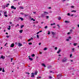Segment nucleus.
<instances>
[{"mask_svg":"<svg viewBox=\"0 0 79 79\" xmlns=\"http://www.w3.org/2000/svg\"><path fill=\"white\" fill-rule=\"evenodd\" d=\"M66 61H67V59L66 58H64L62 60V62H66Z\"/></svg>","mask_w":79,"mask_h":79,"instance_id":"f257e3e1","label":"nucleus"},{"mask_svg":"<svg viewBox=\"0 0 79 79\" xmlns=\"http://www.w3.org/2000/svg\"><path fill=\"white\" fill-rule=\"evenodd\" d=\"M11 9H14V10H16V7H14V6H11Z\"/></svg>","mask_w":79,"mask_h":79,"instance_id":"f03ea898","label":"nucleus"},{"mask_svg":"<svg viewBox=\"0 0 79 79\" xmlns=\"http://www.w3.org/2000/svg\"><path fill=\"white\" fill-rule=\"evenodd\" d=\"M18 44L19 47H21L22 45V44H21L20 43H19Z\"/></svg>","mask_w":79,"mask_h":79,"instance_id":"7ed1b4c3","label":"nucleus"},{"mask_svg":"<svg viewBox=\"0 0 79 79\" xmlns=\"http://www.w3.org/2000/svg\"><path fill=\"white\" fill-rule=\"evenodd\" d=\"M38 73V72L37 71H35V73H34L35 75H37Z\"/></svg>","mask_w":79,"mask_h":79,"instance_id":"20e7f679","label":"nucleus"},{"mask_svg":"<svg viewBox=\"0 0 79 79\" xmlns=\"http://www.w3.org/2000/svg\"><path fill=\"white\" fill-rule=\"evenodd\" d=\"M31 77H34V73H31Z\"/></svg>","mask_w":79,"mask_h":79,"instance_id":"39448f33","label":"nucleus"},{"mask_svg":"<svg viewBox=\"0 0 79 79\" xmlns=\"http://www.w3.org/2000/svg\"><path fill=\"white\" fill-rule=\"evenodd\" d=\"M41 16L42 17H44V16H45V14H42L41 15Z\"/></svg>","mask_w":79,"mask_h":79,"instance_id":"423d86ee","label":"nucleus"},{"mask_svg":"<svg viewBox=\"0 0 79 79\" xmlns=\"http://www.w3.org/2000/svg\"><path fill=\"white\" fill-rule=\"evenodd\" d=\"M31 40H33V38H31V39H30L29 40H28V42H30Z\"/></svg>","mask_w":79,"mask_h":79,"instance_id":"0eeeda50","label":"nucleus"},{"mask_svg":"<svg viewBox=\"0 0 79 79\" xmlns=\"http://www.w3.org/2000/svg\"><path fill=\"white\" fill-rule=\"evenodd\" d=\"M61 49L59 50L57 52V53L58 54L60 53V52H61Z\"/></svg>","mask_w":79,"mask_h":79,"instance_id":"6e6552de","label":"nucleus"},{"mask_svg":"<svg viewBox=\"0 0 79 79\" xmlns=\"http://www.w3.org/2000/svg\"><path fill=\"white\" fill-rule=\"evenodd\" d=\"M0 59L2 58V59H4V58H5V57H3V55H2L0 57Z\"/></svg>","mask_w":79,"mask_h":79,"instance_id":"1a4fd4ad","label":"nucleus"},{"mask_svg":"<svg viewBox=\"0 0 79 79\" xmlns=\"http://www.w3.org/2000/svg\"><path fill=\"white\" fill-rule=\"evenodd\" d=\"M42 65L43 66H44V67H46V65H45V64L44 63L42 64Z\"/></svg>","mask_w":79,"mask_h":79,"instance_id":"9d476101","label":"nucleus"},{"mask_svg":"<svg viewBox=\"0 0 79 79\" xmlns=\"http://www.w3.org/2000/svg\"><path fill=\"white\" fill-rule=\"evenodd\" d=\"M14 45H15L14 44V43H13L11 44L10 47H13Z\"/></svg>","mask_w":79,"mask_h":79,"instance_id":"9b49d317","label":"nucleus"},{"mask_svg":"<svg viewBox=\"0 0 79 79\" xmlns=\"http://www.w3.org/2000/svg\"><path fill=\"white\" fill-rule=\"evenodd\" d=\"M19 19H21V20L22 21H23L24 20V19L23 18H22L21 17H19Z\"/></svg>","mask_w":79,"mask_h":79,"instance_id":"f8f14e48","label":"nucleus"},{"mask_svg":"<svg viewBox=\"0 0 79 79\" xmlns=\"http://www.w3.org/2000/svg\"><path fill=\"white\" fill-rule=\"evenodd\" d=\"M51 33H52V34L53 35H55V33L53 31H51Z\"/></svg>","mask_w":79,"mask_h":79,"instance_id":"ddd939ff","label":"nucleus"},{"mask_svg":"<svg viewBox=\"0 0 79 79\" xmlns=\"http://www.w3.org/2000/svg\"><path fill=\"white\" fill-rule=\"evenodd\" d=\"M51 68H52V66H50V65H49L48 67V69H50Z\"/></svg>","mask_w":79,"mask_h":79,"instance_id":"4468645a","label":"nucleus"},{"mask_svg":"<svg viewBox=\"0 0 79 79\" xmlns=\"http://www.w3.org/2000/svg\"><path fill=\"white\" fill-rule=\"evenodd\" d=\"M19 8L20 9H22V10H23V9H24V7H22V6H20L19 7Z\"/></svg>","mask_w":79,"mask_h":79,"instance_id":"2eb2a0df","label":"nucleus"},{"mask_svg":"<svg viewBox=\"0 0 79 79\" xmlns=\"http://www.w3.org/2000/svg\"><path fill=\"white\" fill-rule=\"evenodd\" d=\"M44 13L46 14V15H48V13L47 12L44 11Z\"/></svg>","mask_w":79,"mask_h":79,"instance_id":"dca6fc26","label":"nucleus"},{"mask_svg":"<svg viewBox=\"0 0 79 79\" xmlns=\"http://www.w3.org/2000/svg\"><path fill=\"white\" fill-rule=\"evenodd\" d=\"M29 60H30V61H32L33 59L31 57L29 58Z\"/></svg>","mask_w":79,"mask_h":79,"instance_id":"f3484780","label":"nucleus"},{"mask_svg":"<svg viewBox=\"0 0 79 79\" xmlns=\"http://www.w3.org/2000/svg\"><path fill=\"white\" fill-rule=\"evenodd\" d=\"M71 12H74V13L76 12V10H73L71 11Z\"/></svg>","mask_w":79,"mask_h":79,"instance_id":"a211bd4d","label":"nucleus"},{"mask_svg":"<svg viewBox=\"0 0 79 79\" xmlns=\"http://www.w3.org/2000/svg\"><path fill=\"white\" fill-rule=\"evenodd\" d=\"M60 76H61V74H58L57 75V77H60Z\"/></svg>","mask_w":79,"mask_h":79,"instance_id":"6ab92c4d","label":"nucleus"},{"mask_svg":"<svg viewBox=\"0 0 79 79\" xmlns=\"http://www.w3.org/2000/svg\"><path fill=\"white\" fill-rule=\"evenodd\" d=\"M72 50V52H74V50H75L74 48H73Z\"/></svg>","mask_w":79,"mask_h":79,"instance_id":"aec40b11","label":"nucleus"},{"mask_svg":"<svg viewBox=\"0 0 79 79\" xmlns=\"http://www.w3.org/2000/svg\"><path fill=\"white\" fill-rule=\"evenodd\" d=\"M36 37H37V39H39V35H36Z\"/></svg>","mask_w":79,"mask_h":79,"instance_id":"412c9836","label":"nucleus"},{"mask_svg":"<svg viewBox=\"0 0 79 79\" xmlns=\"http://www.w3.org/2000/svg\"><path fill=\"white\" fill-rule=\"evenodd\" d=\"M65 23H69V21H65Z\"/></svg>","mask_w":79,"mask_h":79,"instance_id":"4be33fe9","label":"nucleus"},{"mask_svg":"<svg viewBox=\"0 0 79 79\" xmlns=\"http://www.w3.org/2000/svg\"><path fill=\"white\" fill-rule=\"evenodd\" d=\"M4 16L5 17H8V15H7L4 14Z\"/></svg>","mask_w":79,"mask_h":79,"instance_id":"5701e85b","label":"nucleus"},{"mask_svg":"<svg viewBox=\"0 0 79 79\" xmlns=\"http://www.w3.org/2000/svg\"><path fill=\"white\" fill-rule=\"evenodd\" d=\"M19 32L20 33H22L23 32V30H20Z\"/></svg>","mask_w":79,"mask_h":79,"instance_id":"b1692460","label":"nucleus"},{"mask_svg":"<svg viewBox=\"0 0 79 79\" xmlns=\"http://www.w3.org/2000/svg\"><path fill=\"white\" fill-rule=\"evenodd\" d=\"M77 43H74L73 44V45L74 46H76V45H77Z\"/></svg>","mask_w":79,"mask_h":79,"instance_id":"393cba45","label":"nucleus"},{"mask_svg":"<svg viewBox=\"0 0 79 79\" xmlns=\"http://www.w3.org/2000/svg\"><path fill=\"white\" fill-rule=\"evenodd\" d=\"M28 16V15H27V14H24V16L25 17H26V16Z\"/></svg>","mask_w":79,"mask_h":79,"instance_id":"a878e982","label":"nucleus"},{"mask_svg":"<svg viewBox=\"0 0 79 79\" xmlns=\"http://www.w3.org/2000/svg\"><path fill=\"white\" fill-rule=\"evenodd\" d=\"M35 56V55L34 54H33L31 55V56L32 57H34Z\"/></svg>","mask_w":79,"mask_h":79,"instance_id":"bb28decb","label":"nucleus"},{"mask_svg":"<svg viewBox=\"0 0 79 79\" xmlns=\"http://www.w3.org/2000/svg\"><path fill=\"white\" fill-rule=\"evenodd\" d=\"M46 17L47 19H48V18H49V16H46Z\"/></svg>","mask_w":79,"mask_h":79,"instance_id":"cd10ccee","label":"nucleus"},{"mask_svg":"<svg viewBox=\"0 0 79 79\" xmlns=\"http://www.w3.org/2000/svg\"><path fill=\"white\" fill-rule=\"evenodd\" d=\"M7 14V12H6H6H4V15H6V14Z\"/></svg>","mask_w":79,"mask_h":79,"instance_id":"c85d7f7f","label":"nucleus"},{"mask_svg":"<svg viewBox=\"0 0 79 79\" xmlns=\"http://www.w3.org/2000/svg\"><path fill=\"white\" fill-rule=\"evenodd\" d=\"M47 50V48H44V50Z\"/></svg>","mask_w":79,"mask_h":79,"instance_id":"c756f323","label":"nucleus"},{"mask_svg":"<svg viewBox=\"0 0 79 79\" xmlns=\"http://www.w3.org/2000/svg\"><path fill=\"white\" fill-rule=\"evenodd\" d=\"M48 34L50 35V32L49 31H48Z\"/></svg>","mask_w":79,"mask_h":79,"instance_id":"7c9ffc66","label":"nucleus"},{"mask_svg":"<svg viewBox=\"0 0 79 79\" xmlns=\"http://www.w3.org/2000/svg\"><path fill=\"white\" fill-rule=\"evenodd\" d=\"M55 23H52V24H51V25L53 26V25H55Z\"/></svg>","mask_w":79,"mask_h":79,"instance_id":"2f4dec72","label":"nucleus"},{"mask_svg":"<svg viewBox=\"0 0 79 79\" xmlns=\"http://www.w3.org/2000/svg\"><path fill=\"white\" fill-rule=\"evenodd\" d=\"M61 17H59L58 18V20H60L61 19Z\"/></svg>","mask_w":79,"mask_h":79,"instance_id":"473e14b6","label":"nucleus"},{"mask_svg":"<svg viewBox=\"0 0 79 79\" xmlns=\"http://www.w3.org/2000/svg\"><path fill=\"white\" fill-rule=\"evenodd\" d=\"M23 27H24V25H22L21 27V29H22V28H23Z\"/></svg>","mask_w":79,"mask_h":79,"instance_id":"72a5a7b5","label":"nucleus"},{"mask_svg":"<svg viewBox=\"0 0 79 79\" xmlns=\"http://www.w3.org/2000/svg\"><path fill=\"white\" fill-rule=\"evenodd\" d=\"M21 15H24V13H23V12H21L20 13Z\"/></svg>","mask_w":79,"mask_h":79,"instance_id":"f704fd0d","label":"nucleus"},{"mask_svg":"<svg viewBox=\"0 0 79 79\" xmlns=\"http://www.w3.org/2000/svg\"><path fill=\"white\" fill-rule=\"evenodd\" d=\"M57 48H57V47H56L55 48V50H57Z\"/></svg>","mask_w":79,"mask_h":79,"instance_id":"c9c22d12","label":"nucleus"},{"mask_svg":"<svg viewBox=\"0 0 79 79\" xmlns=\"http://www.w3.org/2000/svg\"><path fill=\"white\" fill-rule=\"evenodd\" d=\"M28 44L29 45H32V43H29Z\"/></svg>","mask_w":79,"mask_h":79,"instance_id":"e433bc0d","label":"nucleus"},{"mask_svg":"<svg viewBox=\"0 0 79 79\" xmlns=\"http://www.w3.org/2000/svg\"><path fill=\"white\" fill-rule=\"evenodd\" d=\"M69 39H71V37L69 36L68 38Z\"/></svg>","mask_w":79,"mask_h":79,"instance_id":"4c0bfd02","label":"nucleus"},{"mask_svg":"<svg viewBox=\"0 0 79 79\" xmlns=\"http://www.w3.org/2000/svg\"><path fill=\"white\" fill-rule=\"evenodd\" d=\"M48 27H47V26H46L45 27V29H47V28Z\"/></svg>","mask_w":79,"mask_h":79,"instance_id":"58836bf2","label":"nucleus"},{"mask_svg":"<svg viewBox=\"0 0 79 79\" xmlns=\"http://www.w3.org/2000/svg\"><path fill=\"white\" fill-rule=\"evenodd\" d=\"M66 40V41H69V39H67Z\"/></svg>","mask_w":79,"mask_h":79,"instance_id":"ea45409f","label":"nucleus"},{"mask_svg":"<svg viewBox=\"0 0 79 79\" xmlns=\"http://www.w3.org/2000/svg\"><path fill=\"white\" fill-rule=\"evenodd\" d=\"M2 72H5V70H4V69H3Z\"/></svg>","mask_w":79,"mask_h":79,"instance_id":"a19ab883","label":"nucleus"},{"mask_svg":"<svg viewBox=\"0 0 79 79\" xmlns=\"http://www.w3.org/2000/svg\"><path fill=\"white\" fill-rule=\"evenodd\" d=\"M67 15H68V16H70V13H68L67 14Z\"/></svg>","mask_w":79,"mask_h":79,"instance_id":"79ce46f5","label":"nucleus"},{"mask_svg":"<svg viewBox=\"0 0 79 79\" xmlns=\"http://www.w3.org/2000/svg\"><path fill=\"white\" fill-rule=\"evenodd\" d=\"M49 79H52V77L51 76L49 77Z\"/></svg>","mask_w":79,"mask_h":79,"instance_id":"37998d69","label":"nucleus"},{"mask_svg":"<svg viewBox=\"0 0 79 79\" xmlns=\"http://www.w3.org/2000/svg\"><path fill=\"white\" fill-rule=\"evenodd\" d=\"M37 79H38V78H41V77H37Z\"/></svg>","mask_w":79,"mask_h":79,"instance_id":"c03bdc74","label":"nucleus"},{"mask_svg":"<svg viewBox=\"0 0 79 79\" xmlns=\"http://www.w3.org/2000/svg\"><path fill=\"white\" fill-rule=\"evenodd\" d=\"M72 54H70V58H71V57H72Z\"/></svg>","mask_w":79,"mask_h":79,"instance_id":"a18cd8bd","label":"nucleus"},{"mask_svg":"<svg viewBox=\"0 0 79 79\" xmlns=\"http://www.w3.org/2000/svg\"><path fill=\"white\" fill-rule=\"evenodd\" d=\"M70 34H71V33L70 32H69L67 34L69 35Z\"/></svg>","mask_w":79,"mask_h":79,"instance_id":"49530a36","label":"nucleus"},{"mask_svg":"<svg viewBox=\"0 0 79 79\" xmlns=\"http://www.w3.org/2000/svg\"><path fill=\"white\" fill-rule=\"evenodd\" d=\"M6 37H7V38H9V35H6Z\"/></svg>","mask_w":79,"mask_h":79,"instance_id":"de8ad7c7","label":"nucleus"},{"mask_svg":"<svg viewBox=\"0 0 79 79\" xmlns=\"http://www.w3.org/2000/svg\"><path fill=\"white\" fill-rule=\"evenodd\" d=\"M25 73L26 74H30V73H29L26 72V73Z\"/></svg>","mask_w":79,"mask_h":79,"instance_id":"09e8293b","label":"nucleus"},{"mask_svg":"<svg viewBox=\"0 0 79 79\" xmlns=\"http://www.w3.org/2000/svg\"><path fill=\"white\" fill-rule=\"evenodd\" d=\"M57 26H58V27H60L59 26V25L57 24Z\"/></svg>","mask_w":79,"mask_h":79,"instance_id":"8fccbe9b","label":"nucleus"},{"mask_svg":"<svg viewBox=\"0 0 79 79\" xmlns=\"http://www.w3.org/2000/svg\"><path fill=\"white\" fill-rule=\"evenodd\" d=\"M2 68H0V71H2Z\"/></svg>","mask_w":79,"mask_h":79,"instance_id":"3c124183","label":"nucleus"},{"mask_svg":"<svg viewBox=\"0 0 79 79\" xmlns=\"http://www.w3.org/2000/svg\"><path fill=\"white\" fill-rule=\"evenodd\" d=\"M71 8H74V6H71Z\"/></svg>","mask_w":79,"mask_h":79,"instance_id":"603ef678","label":"nucleus"},{"mask_svg":"<svg viewBox=\"0 0 79 79\" xmlns=\"http://www.w3.org/2000/svg\"><path fill=\"white\" fill-rule=\"evenodd\" d=\"M52 8H51V7H48V9H51Z\"/></svg>","mask_w":79,"mask_h":79,"instance_id":"864d4df0","label":"nucleus"},{"mask_svg":"<svg viewBox=\"0 0 79 79\" xmlns=\"http://www.w3.org/2000/svg\"><path fill=\"white\" fill-rule=\"evenodd\" d=\"M15 44L16 45H17V44H18V43H17V42L15 43Z\"/></svg>","mask_w":79,"mask_h":79,"instance_id":"5fc2aeb1","label":"nucleus"},{"mask_svg":"<svg viewBox=\"0 0 79 79\" xmlns=\"http://www.w3.org/2000/svg\"><path fill=\"white\" fill-rule=\"evenodd\" d=\"M40 32H38L36 33V34H39V33Z\"/></svg>","mask_w":79,"mask_h":79,"instance_id":"6e6d98bb","label":"nucleus"},{"mask_svg":"<svg viewBox=\"0 0 79 79\" xmlns=\"http://www.w3.org/2000/svg\"><path fill=\"white\" fill-rule=\"evenodd\" d=\"M74 16V14H72V15H71V16Z\"/></svg>","mask_w":79,"mask_h":79,"instance_id":"4d7b16f0","label":"nucleus"},{"mask_svg":"<svg viewBox=\"0 0 79 79\" xmlns=\"http://www.w3.org/2000/svg\"><path fill=\"white\" fill-rule=\"evenodd\" d=\"M8 30H10V28H8Z\"/></svg>","mask_w":79,"mask_h":79,"instance_id":"13d9d810","label":"nucleus"},{"mask_svg":"<svg viewBox=\"0 0 79 79\" xmlns=\"http://www.w3.org/2000/svg\"><path fill=\"white\" fill-rule=\"evenodd\" d=\"M10 24H12V23L11 22H10L9 23Z\"/></svg>","mask_w":79,"mask_h":79,"instance_id":"bf43d9fd","label":"nucleus"},{"mask_svg":"<svg viewBox=\"0 0 79 79\" xmlns=\"http://www.w3.org/2000/svg\"><path fill=\"white\" fill-rule=\"evenodd\" d=\"M33 13H34V14H35V13H36V12H33Z\"/></svg>","mask_w":79,"mask_h":79,"instance_id":"052dcab7","label":"nucleus"},{"mask_svg":"<svg viewBox=\"0 0 79 79\" xmlns=\"http://www.w3.org/2000/svg\"><path fill=\"white\" fill-rule=\"evenodd\" d=\"M6 34L7 35H8V33H6Z\"/></svg>","mask_w":79,"mask_h":79,"instance_id":"680f3d73","label":"nucleus"},{"mask_svg":"<svg viewBox=\"0 0 79 79\" xmlns=\"http://www.w3.org/2000/svg\"><path fill=\"white\" fill-rule=\"evenodd\" d=\"M61 56V55H60V54L59 55V56Z\"/></svg>","mask_w":79,"mask_h":79,"instance_id":"e2e57ef3","label":"nucleus"},{"mask_svg":"<svg viewBox=\"0 0 79 79\" xmlns=\"http://www.w3.org/2000/svg\"><path fill=\"white\" fill-rule=\"evenodd\" d=\"M40 54H42V52H40Z\"/></svg>","mask_w":79,"mask_h":79,"instance_id":"0e129e2a","label":"nucleus"},{"mask_svg":"<svg viewBox=\"0 0 79 79\" xmlns=\"http://www.w3.org/2000/svg\"><path fill=\"white\" fill-rule=\"evenodd\" d=\"M52 13V11H50V13Z\"/></svg>","mask_w":79,"mask_h":79,"instance_id":"69168bd1","label":"nucleus"},{"mask_svg":"<svg viewBox=\"0 0 79 79\" xmlns=\"http://www.w3.org/2000/svg\"><path fill=\"white\" fill-rule=\"evenodd\" d=\"M6 44H7V43L5 45V46H6Z\"/></svg>","mask_w":79,"mask_h":79,"instance_id":"338daca9","label":"nucleus"},{"mask_svg":"<svg viewBox=\"0 0 79 79\" xmlns=\"http://www.w3.org/2000/svg\"><path fill=\"white\" fill-rule=\"evenodd\" d=\"M9 28H11V26H9Z\"/></svg>","mask_w":79,"mask_h":79,"instance_id":"774afa93","label":"nucleus"}]
</instances>
